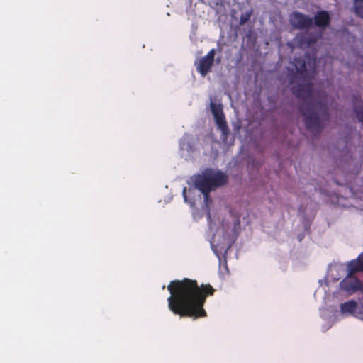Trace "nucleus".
<instances>
[{"mask_svg": "<svg viewBox=\"0 0 363 363\" xmlns=\"http://www.w3.org/2000/svg\"><path fill=\"white\" fill-rule=\"evenodd\" d=\"M167 290L170 293L167 298L169 309L181 318L194 320L207 316L203 306L206 298L216 291L209 284L199 286L196 280L188 278L171 281Z\"/></svg>", "mask_w": 363, "mask_h": 363, "instance_id": "1", "label": "nucleus"}, {"mask_svg": "<svg viewBox=\"0 0 363 363\" xmlns=\"http://www.w3.org/2000/svg\"><path fill=\"white\" fill-rule=\"evenodd\" d=\"M291 90L297 98L303 101L299 110L304 117L306 129L320 133L323 130L324 123L330 117L326 98L316 99L313 96L312 83L296 85Z\"/></svg>", "mask_w": 363, "mask_h": 363, "instance_id": "2", "label": "nucleus"}, {"mask_svg": "<svg viewBox=\"0 0 363 363\" xmlns=\"http://www.w3.org/2000/svg\"><path fill=\"white\" fill-rule=\"evenodd\" d=\"M228 182V176L220 172L208 168L201 174L195 176L194 185L200 191L211 192L212 190L225 185Z\"/></svg>", "mask_w": 363, "mask_h": 363, "instance_id": "3", "label": "nucleus"}, {"mask_svg": "<svg viewBox=\"0 0 363 363\" xmlns=\"http://www.w3.org/2000/svg\"><path fill=\"white\" fill-rule=\"evenodd\" d=\"M293 66L296 69H288V79L290 84H294L299 81H305L307 77L306 64L304 59L296 57L292 62Z\"/></svg>", "mask_w": 363, "mask_h": 363, "instance_id": "4", "label": "nucleus"}, {"mask_svg": "<svg viewBox=\"0 0 363 363\" xmlns=\"http://www.w3.org/2000/svg\"><path fill=\"white\" fill-rule=\"evenodd\" d=\"M210 107L218 129L222 132L223 137H227L229 133V129L223 111L222 104H216L211 101L210 103Z\"/></svg>", "mask_w": 363, "mask_h": 363, "instance_id": "5", "label": "nucleus"}, {"mask_svg": "<svg viewBox=\"0 0 363 363\" xmlns=\"http://www.w3.org/2000/svg\"><path fill=\"white\" fill-rule=\"evenodd\" d=\"M291 26L296 30H309L312 28L313 18L298 11H294L289 16Z\"/></svg>", "mask_w": 363, "mask_h": 363, "instance_id": "6", "label": "nucleus"}, {"mask_svg": "<svg viewBox=\"0 0 363 363\" xmlns=\"http://www.w3.org/2000/svg\"><path fill=\"white\" fill-rule=\"evenodd\" d=\"M340 288L350 294L359 291L363 293V284L357 277L354 276V274L350 272L340 282Z\"/></svg>", "mask_w": 363, "mask_h": 363, "instance_id": "7", "label": "nucleus"}, {"mask_svg": "<svg viewBox=\"0 0 363 363\" xmlns=\"http://www.w3.org/2000/svg\"><path fill=\"white\" fill-rule=\"evenodd\" d=\"M216 50L211 49L205 56L195 62L196 70L202 77L211 72L215 60Z\"/></svg>", "mask_w": 363, "mask_h": 363, "instance_id": "8", "label": "nucleus"}, {"mask_svg": "<svg viewBox=\"0 0 363 363\" xmlns=\"http://www.w3.org/2000/svg\"><path fill=\"white\" fill-rule=\"evenodd\" d=\"M313 23L319 28H325L330 25L331 18L327 11H318L313 19Z\"/></svg>", "mask_w": 363, "mask_h": 363, "instance_id": "9", "label": "nucleus"}, {"mask_svg": "<svg viewBox=\"0 0 363 363\" xmlns=\"http://www.w3.org/2000/svg\"><path fill=\"white\" fill-rule=\"evenodd\" d=\"M347 272L350 274H355L358 272H363V253L357 258L350 261L347 265Z\"/></svg>", "mask_w": 363, "mask_h": 363, "instance_id": "10", "label": "nucleus"}, {"mask_svg": "<svg viewBox=\"0 0 363 363\" xmlns=\"http://www.w3.org/2000/svg\"><path fill=\"white\" fill-rule=\"evenodd\" d=\"M357 308V303L354 300H350L340 305V309L343 313H353L355 312Z\"/></svg>", "mask_w": 363, "mask_h": 363, "instance_id": "11", "label": "nucleus"}, {"mask_svg": "<svg viewBox=\"0 0 363 363\" xmlns=\"http://www.w3.org/2000/svg\"><path fill=\"white\" fill-rule=\"evenodd\" d=\"M317 40L318 38L312 34L303 35L300 38L299 43L302 46L309 47L315 43Z\"/></svg>", "mask_w": 363, "mask_h": 363, "instance_id": "12", "label": "nucleus"}, {"mask_svg": "<svg viewBox=\"0 0 363 363\" xmlns=\"http://www.w3.org/2000/svg\"><path fill=\"white\" fill-rule=\"evenodd\" d=\"M353 5L355 14L363 19V0H354Z\"/></svg>", "mask_w": 363, "mask_h": 363, "instance_id": "13", "label": "nucleus"}, {"mask_svg": "<svg viewBox=\"0 0 363 363\" xmlns=\"http://www.w3.org/2000/svg\"><path fill=\"white\" fill-rule=\"evenodd\" d=\"M354 110L359 121L363 122V101H360L359 104H355Z\"/></svg>", "mask_w": 363, "mask_h": 363, "instance_id": "14", "label": "nucleus"}, {"mask_svg": "<svg viewBox=\"0 0 363 363\" xmlns=\"http://www.w3.org/2000/svg\"><path fill=\"white\" fill-rule=\"evenodd\" d=\"M204 196V202L206 206H208L209 203L211 202V198H210V192H206L204 191H201Z\"/></svg>", "mask_w": 363, "mask_h": 363, "instance_id": "15", "label": "nucleus"}, {"mask_svg": "<svg viewBox=\"0 0 363 363\" xmlns=\"http://www.w3.org/2000/svg\"><path fill=\"white\" fill-rule=\"evenodd\" d=\"M250 13H247L244 15H242L240 17V24H245L247 23L250 18Z\"/></svg>", "mask_w": 363, "mask_h": 363, "instance_id": "16", "label": "nucleus"}, {"mask_svg": "<svg viewBox=\"0 0 363 363\" xmlns=\"http://www.w3.org/2000/svg\"><path fill=\"white\" fill-rule=\"evenodd\" d=\"M183 194H184V197H186V189H184Z\"/></svg>", "mask_w": 363, "mask_h": 363, "instance_id": "17", "label": "nucleus"}, {"mask_svg": "<svg viewBox=\"0 0 363 363\" xmlns=\"http://www.w3.org/2000/svg\"><path fill=\"white\" fill-rule=\"evenodd\" d=\"M208 218H210V217H211V215H210V213H209V212H208Z\"/></svg>", "mask_w": 363, "mask_h": 363, "instance_id": "18", "label": "nucleus"}]
</instances>
